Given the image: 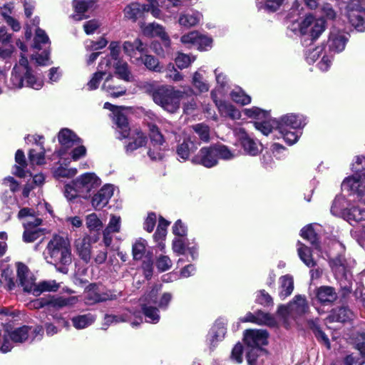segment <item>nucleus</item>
Masks as SVG:
<instances>
[{
    "label": "nucleus",
    "mask_w": 365,
    "mask_h": 365,
    "mask_svg": "<svg viewBox=\"0 0 365 365\" xmlns=\"http://www.w3.org/2000/svg\"><path fill=\"white\" fill-rule=\"evenodd\" d=\"M43 335V327L22 326L9 331L8 327L0 324V351L3 353L9 352L12 349V342L24 343L40 340Z\"/></svg>",
    "instance_id": "nucleus-1"
},
{
    "label": "nucleus",
    "mask_w": 365,
    "mask_h": 365,
    "mask_svg": "<svg viewBox=\"0 0 365 365\" xmlns=\"http://www.w3.org/2000/svg\"><path fill=\"white\" fill-rule=\"evenodd\" d=\"M299 6L296 4L291 9L289 20L292 23L289 26L294 32H299L302 35H309L312 39H317L325 30V21L322 18L315 19L312 14H307L304 19L299 22L298 16L300 14Z\"/></svg>",
    "instance_id": "nucleus-2"
},
{
    "label": "nucleus",
    "mask_w": 365,
    "mask_h": 365,
    "mask_svg": "<svg viewBox=\"0 0 365 365\" xmlns=\"http://www.w3.org/2000/svg\"><path fill=\"white\" fill-rule=\"evenodd\" d=\"M24 81L27 86L35 90L41 89L43 83L41 79L32 74L27 58L21 53L19 62L13 68L7 86L11 89L21 88L24 86Z\"/></svg>",
    "instance_id": "nucleus-3"
},
{
    "label": "nucleus",
    "mask_w": 365,
    "mask_h": 365,
    "mask_svg": "<svg viewBox=\"0 0 365 365\" xmlns=\"http://www.w3.org/2000/svg\"><path fill=\"white\" fill-rule=\"evenodd\" d=\"M47 262L57 266L68 265L72 262L70 241L67 237L55 235L49 240L44 251Z\"/></svg>",
    "instance_id": "nucleus-4"
},
{
    "label": "nucleus",
    "mask_w": 365,
    "mask_h": 365,
    "mask_svg": "<svg viewBox=\"0 0 365 365\" xmlns=\"http://www.w3.org/2000/svg\"><path fill=\"white\" fill-rule=\"evenodd\" d=\"M305 125L303 115L289 113L280 118L277 130L287 143L293 145L298 140L301 134L300 129Z\"/></svg>",
    "instance_id": "nucleus-5"
},
{
    "label": "nucleus",
    "mask_w": 365,
    "mask_h": 365,
    "mask_svg": "<svg viewBox=\"0 0 365 365\" xmlns=\"http://www.w3.org/2000/svg\"><path fill=\"white\" fill-rule=\"evenodd\" d=\"M184 92L173 86L162 85L154 94V103L168 113H176L180 108V100Z\"/></svg>",
    "instance_id": "nucleus-6"
},
{
    "label": "nucleus",
    "mask_w": 365,
    "mask_h": 365,
    "mask_svg": "<svg viewBox=\"0 0 365 365\" xmlns=\"http://www.w3.org/2000/svg\"><path fill=\"white\" fill-rule=\"evenodd\" d=\"M364 0H350L341 7L342 15L349 23L358 31H365V8Z\"/></svg>",
    "instance_id": "nucleus-7"
},
{
    "label": "nucleus",
    "mask_w": 365,
    "mask_h": 365,
    "mask_svg": "<svg viewBox=\"0 0 365 365\" xmlns=\"http://www.w3.org/2000/svg\"><path fill=\"white\" fill-rule=\"evenodd\" d=\"M34 213V211L29 208H23L18 214V217L22 220L24 227L23 240L25 242H32L42 234L41 229L38 227L42 222V220L36 217Z\"/></svg>",
    "instance_id": "nucleus-8"
},
{
    "label": "nucleus",
    "mask_w": 365,
    "mask_h": 365,
    "mask_svg": "<svg viewBox=\"0 0 365 365\" xmlns=\"http://www.w3.org/2000/svg\"><path fill=\"white\" fill-rule=\"evenodd\" d=\"M341 188L365 203V173H355L345 178Z\"/></svg>",
    "instance_id": "nucleus-9"
},
{
    "label": "nucleus",
    "mask_w": 365,
    "mask_h": 365,
    "mask_svg": "<svg viewBox=\"0 0 365 365\" xmlns=\"http://www.w3.org/2000/svg\"><path fill=\"white\" fill-rule=\"evenodd\" d=\"M308 63H314L319 61L317 66L322 71H327L331 66L333 55L328 53L326 46L324 44L309 48L305 53Z\"/></svg>",
    "instance_id": "nucleus-10"
},
{
    "label": "nucleus",
    "mask_w": 365,
    "mask_h": 365,
    "mask_svg": "<svg viewBox=\"0 0 365 365\" xmlns=\"http://www.w3.org/2000/svg\"><path fill=\"white\" fill-rule=\"evenodd\" d=\"M16 274L18 286L22 287L23 291L34 296H39L36 289V278L29 268L21 262L16 263Z\"/></svg>",
    "instance_id": "nucleus-11"
},
{
    "label": "nucleus",
    "mask_w": 365,
    "mask_h": 365,
    "mask_svg": "<svg viewBox=\"0 0 365 365\" xmlns=\"http://www.w3.org/2000/svg\"><path fill=\"white\" fill-rule=\"evenodd\" d=\"M307 309L308 304L306 298L302 295H297L287 306L279 307L278 314L284 318L287 316L294 317L304 314Z\"/></svg>",
    "instance_id": "nucleus-12"
},
{
    "label": "nucleus",
    "mask_w": 365,
    "mask_h": 365,
    "mask_svg": "<svg viewBox=\"0 0 365 365\" xmlns=\"http://www.w3.org/2000/svg\"><path fill=\"white\" fill-rule=\"evenodd\" d=\"M349 41V34L336 27H333L329 34L327 46L328 53H338L343 51Z\"/></svg>",
    "instance_id": "nucleus-13"
},
{
    "label": "nucleus",
    "mask_w": 365,
    "mask_h": 365,
    "mask_svg": "<svg viewBox=\"0 0 365 365\" xmlns=\"http://www.w3.org/2000/svg\"><path fill=\"white\" fill-rule=\"evenodd\" d=\"M101 184V179L94 173H86L73 180V185L76 186L77 190L82 193V195H86L85 197L91 191L98 187Z\"/></svg>",
    "instance_id": "nucleus-14"
},
{
    "label": "nucleus",
    "mask_w": 365,
    "mask_h": 365,
    "mask_svg": "<svg viewBox=\"0 0 365 365\" xmlns=\"http://www.w3.org/2000/svg\"><path fill=\"white\" fill-rule=\"evenodd\" d=\"M192 163L210 168L217 165L215 145L202 148L192 158Z\"/></svg>",
    "instance_id": "nucleus-15"
},
{
    "label": "nucleus",
    "mask_w": 365,
    "mask_h": 365,
    "mask_svg": "<svg viewBox=\"0 0 365 365\" xmlns=\"http://www.w3.org/2000/svg\"><path fill=\"white\" fill-rule=\"evenodd\" d=\"M235 134L247 154L255 156L262 151V145L250 137L243 128H236Z\"/></svg>",
    "instance_id": "nucleus-16"
},
{
    "label": "nucleus",
    "mask_w": 365,
    "mask_h": 365,
    "mask_svg": "<svg viewBox=\"0 0 365 365\" xmlns=\"http://www.w3.org/2000/svg\"><path fill=\"white\" fill-rule=\"evenodd\" d=\"M268 334L263 329L247 330L244 334L245 344L250 348H255L257 351H263L262 346L267 344Z\"/></svg>",
    "instance_id": "nucleus-17"
},
{
    "label": "nucleus",
    "mask_w": 365,
    "mask_h": 365,
    "mask_svg": "<svg viewBox=\"0 0 365 365\" xmlns=\"http://www.w3.org/2000/svg\"><path fill=\"white\" fill-rule=\"evenodd\" d=\"M123 49L124 53L130 57V61L135 63L139 64L141 55L147 53V46L141 40L136 38L133 42L125 41L123 44Z\"/></svg>",
    "instance_id": "nucleus-18"
},
{
    "label": "nucleus",
    "mask_w": 365,
    "mask_h": 365,
    "mask_svg": "<svg viewBox=\"0 0 365 365\" xmlns=\"http://www.w3.org/2000/svg\"><path fill=\"white\" fill-rule=\"evenodd\" d=\"M114 187L111 185L103 186L91 198V205L96 210H100L107 205L109 200L113 196Z\"/></svg>",
    "instance_id": "nucleus-19"
},
{
    "label": "nucleus",
    "mask_w": 365,
    "mask_h": 365,
    "mask_svg": "<svg viewBox=\"0 0 365 365\" xmlns=\"http://www.w3.org/2000/svg\"><path fill=\"white\" fill-rule=\"evenodd\" d=\"M74 247L76 254L85 263L88 264L91 260V237L85 235L82 237L76 239L74 242Z\"/></svg>",
    "instance_id": "nucleus-20"
},
{
    "label": "nucleus",
    "mask_w": 365,
    "mask_h": 365,
    "mask_svg": "<svg viewBox=\"0 0 365 365\" xmlns=\"http://www.w3.org/2000/svg\"><path fill=\"white\" fill-rule=\"evenodd\" d=\"M58 140L61 145L63 149L58 152L59 156H62L65 153L66 149H68L74 145H77L81 143V139L68 128H62L58 135Z\"/></svg>",
    "instance_id": "nucleus-21"
},
{
    "label": "nucleus",
    "mask_w": 365,
    "mask_h": 365,
    "mask_svg": "<svg viewBox=\"0 0 365 365\" xmlns=\"http://www.w3.org/2000/svg\"><path fill=\"white\" fill-rule=\"evenodd\" d=\"M102 89L111 97L117 98L124 95L126 92L125 87L119 84V81L111 74L106 76Z\"/></svg>",
    "instance_id": "nucleus-22"
},
{
    "label": "nucleus",
    "mask_w": 365,
    "mask_h": 365,
    "mask_svg": "<svg viewBox=\"0 0 365 365\" xmlns=\"http://www.w3.org/2000/svg\"><path fill=\"white\" fill-rule=\"evenodd\" d=\"M160 288V286L155 285L145 297V300L148 303H157L159 308L166 309L173 299V295L171 293L165 292L157 302V294Z\"/></svg>",
    "instance_id": "nucleus-23"
},
{
    "label": "nucleus",
    "mask_w": 365,
    "mask_h": 365,
    "mask_svg": "<svg viewBox=\"0 0 365 365\" xmlns=\"http://www.w3.org/2000/svg\"><path fill=\"white\" fill-rule=\"evenodd\" d=\"M147 138L144 133L138 130H133L131 133L130 141L125 146V152L127 154L131 155L135 150L140 149L146 145Z\"/></svg>",
    "instance_id": "nucleus-24"
},
{
    "label": "nucleus",
    "mask_w": 365,
    "mask_h": 365,
    "mask_svg": "<svg viewBox=\"0 0 365 365\" xmlns=\"http://www.w3.org/2000/svg\"><path fill=\"white\" fill-rule=\"evenodd\" d=\"M141 29L145 36H159L164 41L165 46H169L170 45V39L166 33L164 31V29L162 26L155 24L150 23L148 24H142Z\"/></svg>",
    "instance_id": "nucleus-25"
},
{
    "label": "nucleus",
    "mask_w": 365,
    "mask_h": 365,
    "mask_svg": "<svg viewBox=\"0 0 365 365\" xmlns=\"http://www.w3.org/2000/svg\"><path fill=\"white\" fill-rule=\"evenodd\" d=\"M225 325L226 322L222 319H217L215 322L207 336V340L210 345L215 346L216 342L224 338L226 333Z\"/></svg>",
    "instance_id": "nucleus-26"
},
{
    "label": "nucleus",
    "mask_w": 365,
    "mask_h": 365,
    "mask_svg": "<svg viewBox=\"0 0 365 365\" xmlns=\"http://www.w3.org/2000/svg\"><path fill=\"white\" fill-rule=\"evenodd\" d=\"M124 109H116L114 111L113 120L116 125V130L120 135V138H125L130 135L128 119L123 113Z\"/></svg>",
    "instance_id": "nucleus-27"
},
{
    "label": "nucleus",
    "mask_w": 365,
    "mask_h": 365,
    "mask_svg": "<svg viewBox=\"0 0 365 365\" xmlns=\"http://www.w3.org/2000/svg\"><path fill=\"white\" fill-rule=\"evenodd\" d=\"M351 225L365 220V203L359 201L356 206H352L346 211L345 219Z\"/></svg>",
    "instance_id": "nucleus-28"
},
{
    "label": "nucleus",
    "mask_w": 365,
    "mask_h": 365,
    "mask_svg": "<svg viewBox=\"0 0 365 365\" xmlns=\"http://www.w3.org/2000/svg\"><path fill=\"white\" fill-rule=\"evenodd\" d=\"M113 317H115V319H114V324L130 322L133 327H138L143 323V318L140 312H132L127 309L123 313L113 315Z\"/></svg>",
    "instance_id": "nucleus-29"
},
{
    "label": "nucleus",
    "mask_w": 365,
    "mask_h": 365,
    "mask_svg": "<svg viewBox=\"0 0 365 365\" xmlns=\"http://www.w3.org/2000/svg\"><path fill=\"white\" fill-rule=\"evenodd\" d=\"M206 71L202 68H198L192 77V85L195 90L200 93H206L210 89V85L206 80H205V74Z\"/></svg>",
    "instance_id": "nucleus-30"
},
{
    "label": "nucleus",
    "mask_w": 365,
    "mask_h": 365,
    "mask_svg": "<svg viewBox=\"0 0 365 365\" xmlns=\"http://www.w3.org/2000/svg\"><path fill=\"white\" fill-rule=\"evenodd\" d=\"M196 148L197 147L191 138L190 137H185L182 141L178 144L176 153L180 159L187 160Z\"/></svg>",
    "instance_id": "nucleus-31"
},
{
    "label": "nucleus",
    "mask_w": 365,
    "mask_h": 365,
    "mask_svg": "<svg viewBox=\"0 0 365 365\" xmlns=\"http://www.w3.org/2000/svg\"><path fill=\"white\" fill-rule=\"evenodd\" d=\"M117 297V294L110 292L99 293L91 289L86 292V299L89 304L105 302L106 300H112L116 299Z\"/></svg>",
    "instance_id": "nucleus-32"
},
{
    "label": "nucleus",
    "mask_w": 365,
    "mask_h": 365,
    "mask_svg": "<svg viewBox=\"0 0 365 365\" xmlns=\"http://www.w3.org/2000/svg\"><path fill=\"white\" fill-rule=\"evenodd\" d=\"M316 297L322 304H329L336 299L337 294L333 287L322 286L317 289Z\"/></svg>",
    "instance_id": "nucleus-33"
},
{
    "label": "nucleus",
    "mask_w": 365,
    "mask_h": 365,
    "mask_svg": "<svg viewBox=\"0 0 365 365\" xmlns=\"http://www.w3.org/2000/svg\"><path fill=\"white\" fill-rule=\"evenodd\" d=\"M31 138L35 142V143L40 147L41 151L36 153L34 149H32L29 152V160L31 163L34 165H42L44 163V149L43 147V143L41 142L42 136L33 135Z\"/></svg>",
    "instance_id": "nucleus-34"
},
{
    "label": "nucleus",
    "mask_w": 365,
    "mask_h": 365,
    "mask_svg": "<svg viewBox=\"0 0 365 365\" xmlns=\"http://www.w3.org/2000/svg\"><path fill=\"white\" fill-rule=\"evenodd\" d=\"M94 2L93 0H73V6L76 14L73 15V19L76 21H81L85 16L83 14L91 8Z\"/></svg>",
    "instance_id": "nucleus-35"
},
{
    "label": "nucleus",
    "mask_w": 365,
    "mask_h": 365,
    "mask_svg": "<svg viewBox=\"0 0 365 365\" xmlns=\"http://www.w3.org/2000/svg\"><path fill=\"white\" fill-rule=\"evenodd\" d=\"M96 317L91 313L79 314L71 318V322L76 329H83L91 326L96 321Z\"/></svg>",
    "instance_id": "nucleus-36"
},
{
    "label": "nucleus",
    "mask_w": 365,
    "mask_h": 365,
    "mask_svg": "<svg viewBox=\"0 0 365 365\" xmlns=\"http://www.w3.org/2000/svg\"><path fill=\"white\" fill-rule=\"evenodd\" d=\"M279 294L282 299L289 297L294 290V279L292 276L286 274L279 278Z\"/></svg>",
    "instance_id": "nucleus-37"
},
{
    "label": "nucleus",
    "mask_w": 365,
    "mask_h": 365,
    "mask_svg": "<svg viewBox=\"0 0 365 365\" xmlns=\"http://www.w3.org/2000/svg\"><path fill=\"white\" fill-rule=\"evenodd\" d=\"M202 19V14L198 11H191L181 14L178 23L180 26L189 28L197 25Z\"/></svg>",
    "instance_id": "nucleus-38"
},
{
    "label": "nucleus",
    "mask_w": 365,
    "mask_h": 365,
    "mask_svg": "<svg viewBox=\"0 0 365 365\" xmlns=\"http://www.w3.org/2000/svg\"><path fill=\"white\" fill-rule=\"evenodd\" d=\"M348 202L344 196H337L335 197L331 207V212L335 216L341 217L345 219L346 211L349 210Z\"/></svg>",
    "instance_id": "nucleus-39"
},
{
    "label": "nucleus",
    "mask_w": 365,
    "mask_h": 365,
    "mask_svg": "<svg viewBox=\"0 0 365 365\" xmlns=\"http://www.w3.org/2000/svg\"><path fill=\"white\" fill-rule=\"evenodd\" d=\"M78 302V297L72 296L68 297H48L49 306L55 309H61L66 307H71Z\"/></svg>",
    "instance_id": "nucleus-40"
},
{
    "label": "nucleus",
    "mask_w": 365,
    "mask_h": 365,
    "mask_svg": "<svg viewBox=\"0 0 365 365\" xmlns=\"http://www.w3.org/2000/svg\"><path fill=\"white\" fill-rule=\"evenodd\" d=\"M150 303L142 304V312L148 323L157 324L160 319L159 310L157 307L149 305Z\"/></svg>",
    "instance_id": "nucleus-41"
},
{
    "label": "nucleus",
    "mask_w": 365,
    "mask_h": 365,
    "mask_svg": "<svg viewBox=\"0 0 365 365\" xmlns=\"http://www.w3.org/2000/svg\"><path fill=\"white\" fill-rule=\"evenodd\" d=\"M144 5L138 3H132L124 9L125 18L135 21L136 19L143 16L145 13Z\"/></svg>",
    "instance_id": "nucleus-42"
},
{
    "label": "nucleus",
    "mask_w": 365,
    "mask_h": 365,
    "mask_svg": "<svg viewBox=\"0 0 365 365\" xmlns=\"http://www.w3.org/2000/svg\"><path fill=\"white\" fill-rule=\"evenodd\" d=\"M297 252L300 259L309 267H313L316 262L312 258L310 249L300 242L297 243Z\"/></svg>",
    "instance_id": "nucleus-43"
},
{
    "label": "nucleus",
    "mask_w": 365,
    "mask_h": 365,
    "mask_svg": "<svg viewBox=\"0 0 365 365\" xmlns=\"http://www.w3.org/2000/svg\"><path fill=\"white\" fill-rule=\"evenodd\" d=\"M115 73L119 76V78L127 82H132L134 81V76L129 69L128 64L125 61H118L115 65Z\"/></svg>",
    "instance_id": "nucleus-44"
},
{
    "label": "nucleus",
    "mask_w": 365,
    "mask_h": 365,
    "mask_svg": "<svg viewBox=\"0 0 365 365\" xmlns=\"http://www.w3.org/2000/svg\"><path fill=\"white\" fill-rule=\"evenodd\" d=\"M16 52V48L12 43L0 45V59L5 62L7 68L11 67V59Z\"/></svg>",
    "instance_id": "nucleus-45"
},
{
    "label": "nucleus",
    "mask_w": 365,
    "mask_h": 365,
    "mask_svg": "<svg viewBox=\"0 0 365 365\" xmlns=\"http://www.w3.org/2000/svg\"><path fill=\"white\" fill-rule=\"evenodd\" d=\"M217 107L221 114L225 116H228L233 120L240 119L241 117L240 111L231 104L220 102Z\"/></svg>",
    "instance_id": "nucleus-46"
},
{
    "label": "nucleus",
    "mask_w": 365,
    "mask_h": 365,
    "mask_svg": "<svg viewBox=\"0 0 365 365\" xmlns=\"http://www.w3.org/2000/svg\"><path fill=\"white\" fill-rule=\"evenodd\" d=\"M140 63H143L150 71L158 73L163 71V66L160 65L158 60L153 56L147 55L146 53L141 55Z\"/></svg>",
    "instance_id": "nucleus-47"
},
{
    "label": "nucleus",
    "mask_w": 365,
    "mask_h": 365,
    "mask_svg": "<svg viewBox=\"0 0 365 365\" xmlns=\"http://www.w3.org/2000/svg\"><path fill=\"white\" fill-rule=\"evenodd\" d=\"M279 120L274 119H264L262 122H255V126L257 130H259L263 135H268L276 128L277 130V124Z\"/></svg>",
    "instance_id": "nucleus-48"
},
{
    "label": "nucleus",
    "mask_w": 365,
    "mask_h": 365,
    "mask_svg": "<svg viewBox=\"0 0 365 365\" xmlns=\"http://www.w3.org/2000/svg\"><path fill=\"white\" fill-rule=\"evenodd\" d=\"M15 160L19 165H16L14 168L13 173L20 178H25L29 172L25 171L24 168L26 165L25 156L23 151L18 150L16 153Z\"/></svg>",
    "instance_id": "nucleus-49"
},
{
    "label": "nucleus",
    "mask_w": 365,
    "mask_h": 365,
    "mask_svg": "<svg viewBox=\"0 0 365 365\" xmlns=\"http://www.w3.org/2000/svg\"><path fill=\"white\" fill-rule=\"evenodd\" d=\"M233 101L241 105H247L251 102V97L247 95L240 88L233 89L230 93Z\"/></svg>",
    "instance_id": "nucleus-50"
},
{
    "label": "nucleus",
    "mask_w": 365,
    "mask_h": 365,
    "mask_svg": "<svg viewBox=\"0 0 365 365\" xmlns=\"http://www.w3.org/2000/svg\"><path fill=\"white\" fill-rule=\"evenodd\" d=\"M147 242L143 238L138 239L133 245V256L134 259L139 260L143 258L146 250Z\"/></svg>",
    "instance_id": "nucleus-51"
},
{
    "label": "nucleus",
    "mask_w": 365,
    "mask_h": 365,
    "mask_svg": "<svg viewBox=\"0 0 365 365\" xmlns=\"http://www.w3.org/2000/svg\"><path fill=\"white\" fill-rule=\"evenodd\" d=\"M195 59V56L178 53L175 57V61L178 68L182 70L188 68Z\"/></svg>",
    "instance_id": "nucleus-52"
},
{
    "label": "nucleus",
    "mask_w": 365,
    "mask_h": 365,
    "mask_svg": "<svg viewBox=\"0 0 365 365\" xmlns=\"http://www.w3.org/2000/svg\"><path fill=\"white\" fill-rule=\"evenodd\" d=\"M284 0H257V6L258 9H264L269 12L276 11L283 4Z\"/></svg>",
    "instance_id": "nucleus-53"
},
{
    "label": "nucleus",
    "mask_w": 365,
    "mask_h": 365,
    "mask_svg": "<svg viewBox=\"0 0 365 365\" xmlns=\"http://www.w3.org/2000/svg\"><path fill=\"white\" fill-rule=\"evenodd\" d=\"M215 149L217 156V160L222 159L224 160H230L235 158L237 154L228 148L227 146L219 144L215 145Z\"/></svg>",
    "instance_id": "nucleus-54"
},
{
    "label": "nucleus",
    "mask_w": 365,
    "mask_h": 365,
    "mask_svg": "<svg viewBox=\"0 0 365 365\" xmlns=\"http://www.w3.org/2000/svg\"><path fill=\"white\" fill-rule=\"evenodd\" d=\"M86 225L90 231H98L103 227V222L96 213H91L86 216Z\"/></svg>",
    "instance_id": "nucleus-55"
},
{
    "label": "nucleus",
    "mask_w": 365,
    "mask_h": 365,
    "mask_svg": "<svg viewBox=\"0 0 365 365\" xmlns=\"http://www.w3.org/2000/svg\"><path fill=\"white\" fill-rule=\"evenodd\" d=\"M301 236L309 241L312 245L315 247L316 249H319V247L317 242V236L315 233L314 230L312 225H307L302 229L301 230Z\"/></svg>",
    "instance_id": "nucleus-56"
},
{
    "label": "nucleus",
    "mask_w": 365,
    "mask_h": 365,
    "mask_svg": "<svg viewBox=\"0 0 365 365\" xmlns=\"http://www.w3.org/2000/svg\"><path fill=\"white\" fill-rule=\"evenodd\" d=\"M244 113L249 118H255L257 120L266 119L268 118L267 111L262 110L258 107H252L243 110Z\"/></svg>",
    "instance_id": "nucleus-57"
},
{
    "label": "nucleus",
    "mask_w": 365,
    "mask_h": 365,
    "mask_svg": "<svg viewBox=\"0 0 365 365\" xmlns=\"http://www.w3.org/2000/svg\"><path fill=\"white\" fill-rule=\"evenodd\" d=\"M200 33L196 31H190L183 36L180 38L182 43L188 48L195 47L196 43L199 41Z\"/></svg>",
    "instance_id": "nucleus-58"
},
{
    "label": "nucleus",
    "mask_w": 365,
    "mask_h": 365,
    "mask_svg": "<svg viewBox=\"0 0 365 365\" xmlns=\"http://www.w3.org/2000/svg\"><path fill=\"white\" fill-rule=\"evenodd\" d=\"M47 43H49V38L46 32L39 28L37 29L36 30V35L34 37V48L41 49L42 48V45Z\"/></svg>",
    "instance_id": "nucleus-59"
},
{
    "label": "nucleus",
    "mask_w": 365,
    "mask_h": 365,
    "mask_svg": "<svg viewBox=\"0 0 365 365\" xmlns=\"http://www.w3.org/2000/svg\"><path fill=\"white\" fill-rule=\"evenodd\" d=\"M256 324L259 325L274 326L275 319L269 314L261 311L256 312Z\"/></svg>",
    "instance_id": "nucleus-60"
},
{
    "label": "nucleus",
    "mask_w": 365,
    "mask_h": 365,
    "mask_svg": "<svg viewBox=\"0 0 365 365\" xmlns=\"http://www.w3.org/2000/svg\"><path fill=\"white\" fill-rule=\"evenodd\" d=\"M59 288V284L55 280L43 281L37 284L36 289L39 295L43 292H56Z\"/></svg>",
    "instance_id": "nucleus-61"
},
{
    "label": "nucleus",
    "mask_w": 365,
    "mask_h": 365,
    "mask_svg": "<svg viewBox=\"0 0 365 365\" xmlns=\"http://www.w3.org/2000/svg\"><path fill=\"white\" fill-rule=\"evenodd\" d=\"M169 224V222L163 217L159 219L158 225L154 234V238L156 241L161 240L166 236L167 227Z\"/></svg>",
    "instance_id": "nucleus-62"
},
{
    "label": "nucleus",
    "mask_w": 365,
    "mask_h": 365,
    "mask_svg": "<svg viewBox=\"0 0 365 365\" xmlns=\"http://www.w3.org/2000/svg\"><path fill=\"white\" fill-rule=\"evenodd\" d=\"M138 86L140 90L151 96L153 101L154 94L158 91L160 86H157L154 81H141Z\"/></svg>",
    "instance_id": "nucleus-63"
},
{
    "label": "nucleus",
    "mask_w": 365,
    "mask_h": 365,
    "mask_svg": "<svg viewBox=\"0 0 365 365\" xmlns=\"http://www.w3.org/2000/svg\"><path fill=\"white\" fill-rule=\"evenodd\" d=\"M193 130L198 135L199 138L207 142L210 138V129L205 124L199 123L192 126Z\"/></svg>",
    "instance_id": "nucleus-64"
}]
</instances>
